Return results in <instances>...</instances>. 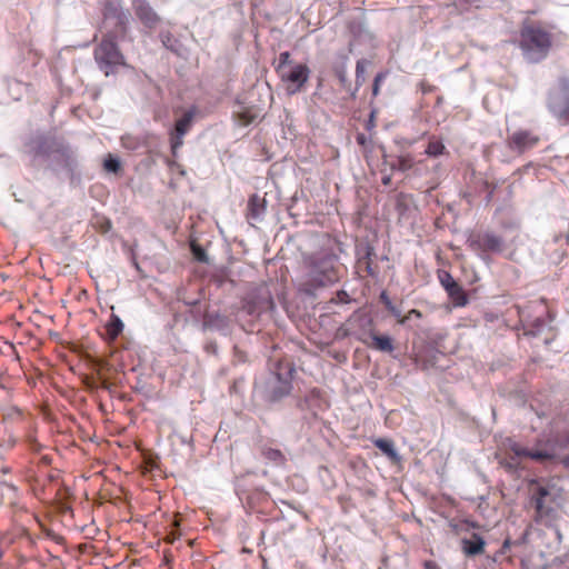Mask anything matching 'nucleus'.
Returning <instances> with one entry per match:
<instances>
[{"mask_svg":"<svg viewBox=\"0 0 569 569\" xmlns=\"http://www.w3.org/2000/svg\"><path fill=\"white\" fill-rule=\"evenodd\" d=\"M507 457L501 463L510 470L519 467L521 458H529L535 461H548L555 458V452L550 449H528L516 441H509L506 450Z\"/></svg>","mask_w":569,"mask_h":569,"instance_id":"20e7f679","label":"nucleus"},{"mask_svg":"<svg viewBox=\"0 0 569 569\" xmlns=\"http://www.w3.org/2000/svg\"><path fill=\"white\" fill-rule=\"evenodd\" d=\"M103 167L107 171L114 173H117L121 168L120 161L117 158L112 157L111 154H109L108 158L104 160Z\"/></svg>","mask_w":569,"mask_h":569,"instance_id":"7c9ffc66","label":"nucleus"},{"mask_svg":"<svg viewBox=\"0 0 569 569\" xmlns=\"http://www.w3.org/2000/svg\"><path fill=\"white\" fill-rule=\"evenodd\" d=\"M386 78V73L380 72L375 77L373 86H372V94L373 97H377L380 92V83Z\"/></svg>","mask_w":569,"mask_h":569,"instance_id":"72a5a7b5","label":"nucleus"},{"mask_svg":"<svg viewBox=\"0 0 569 569\" xmlns=\"http://www.w3.org/2000/svg\"><path fill=\"white\" fill-rule=\"evenodd\" d=\"M56 144H57L56 142L50 143L47 140L41 139L37 142L36 147L33 148V156L34 157H48L51 153H53V149H54Z\"/></svg>","mask_w":569,"mask_h":569,"instance_id":"393cba45","label":"nucleus"},{"mask_svg":"<svg viewBox=\"0 0 569 569\" xmlns=\"http://www.w3.org/2000/svg\"><path fill=\"white\" fill-rule=\"evenodd\" d=\"M337 300L342 303H348L350 301V297L346 291L341 290L337 292Z\"/></svg>","mask_w":569,"mask_h":569,"instance_id":"58836bf2","label":"nucleus"},{"mask_svg":"<svg viewBox=\"0 0 569 569\" xmlns=\"http://www.w3.org/2000/svg\"><path fill=\"white\" fill-rule=\"evenodd\" d=\"M53 153L56 154V162L59 166H61L68 170L73 169L76 159H74L73 152L71 151V149L68 146H66L63 143H57L54 146Z\"/></svg>","mask_w":569,"mask_h":569,"instance_id":"a211bd4d","label":"nucleus"},{"mask_svg":"<svg viewBox=\"0 0 569 569\" xmlns=\"http://www.w3.org/2000/svg\"><path fill=\"white\" fill-rule=\"evenodd\" d=\"M467 243L472 251L479 252L481 256L485 253H500L505 247L502 237L489 231L472 233Z\"/></svg>","mask_w":569,"mask_h":569,"instance_id":"6e6552de","label":"nucleus"},{"mask_svg":"<svg viewBox=\"0 0 569 569\" xmlns=\"http://www.w3.org/2000/svg\"><path fill=\"white\" fill-rule=\"evenodd\" d=\"M446 292L448 293L455 307H465L468 303L467 295L458 282L451 286V288Z\"/></svg>","mask_w":569,"mask_h":569,"instance_id":"4be33fe9","label":"nucleus"},{"mask_svg":"<svg viewBox=\"0 0 569 569\" xmlns=\"http://www.w3.org/2000/svg\"><path fill=\"white\" fill-rule=\"evenodd\" d=\"M413 164H415L413 157L410 154H405V156H400L398 158L397 168H398V170L406 172V171H409L410 169H412Z\"/></svg>","mask_w":569,"mask_h":569,"instance_id":"bb28decb","label":"nucleus"},{"mask_svg":"<svg viewBox=\"0 0 569 569\" xmlns=\"http://www.w3.org/2000/svg\"><path fill=\"white\" fill-rule=\"evenodd\" d=\"M425 568L426 569H436V563L432 562V561H426L425 562Z\"/></svg>","mask_w":569,"mask_h":569,"instance_id":"a18cd8bd","label":"nucleus"},{"mask_svg":"<svg viewBox=\"0 0 569 569\" xmlns=\"http://www.w3.org/2000/svg\"><path fill=\"white\" fill-rule=\"evenodd\" d=\"M380 301L385 305L386 309L395 317L398 319H400L401 317V311L396 307L393 306V303L391 302L389 296L387 295L386 291H382L380 293Z\"/></svg>","mask_w":569,"mask_h":569,"instance_id":"a878e982","label":"nucleus"},{"mask_svg":"<svg viewBox=\"0 0 569 569\" xmlns=\"http://www.w3.org/2000/svg\"><path fill=\"white\" fill-rule=\"evenodd\" d=\"M446 152V147L443 142L440 139H437L435 136H432L429 139L428 146L425 150V153L429 157H438Z\"/></svg>","mask_w":569,"mask_h":569,"instance_id":"b1692460","label":"nucleus"},{"mask_svg":"<svg viewBox=\"0 0 569 569\" xmlns=\"http://www.w3.org/2000/svg\"><path fill=\"white\" fill-rule=\"evenodd\" d=\"M110 229H111V222H110V220L104 219V220L101 222V224H100V230H101L102 232H104V233H106V232H108Z\"/></svg>","mask_w":569,"mask_h":569,"instance_id":"a19ab883","label":"nucleus"},{"mask_svg":"<svg viewBox=\"0 0 569 569\" xmlns=\"http://www.w3.org/2000/svg\"><path fill=\"white\" fill-rule=\"evenodd\" d=\"M2 557H3V551H2V549L0 548V560L2 559Z\"/></svg>","mask_w":569,"mask_h":569,"instance_id":"09e8293b","label":"nucleus"},{"mask_svg":"<svg viewBox=\"0 0 569 569\" xmlns=\"http://www.w3.org/2000/svg\"><path fill=\"white\" fill-rule=\"evenodd\" d=\"M366 61L359 60L356 66V82L358 86H361L365 82V72H366Z\"/></svg>","mask_w":569,"mask_h":569,"instance_id":"2f4dec72","label":"nucleus"},{"mask_svg":"<svg viewBox=\"0 0 569 569\" xmlns=\"http://www.w3.org/2000/svg\"><path fill=\"white\" fill-rule=\"evenodd\" d=\"M335 257L328 256L321 259L312 260L306 279L300 283V289L311 295L318 288L335 283L339 279L335 267Z\"/></svg>","mask_w":569,"mask_h":569,"instance_id":"7ed1b4c3","label":"nucleus"},{"mask_svg":"<svg viewBox=\"0 0 569 569\" xmlns=\"http://www.w3.org/2000/svg\"><path fill=\"white\" fill-rule=\"evenodd\" d=\"M516 309L523 327L522 339H527L532 347L538 348L542 345H548L555 339L556 335L552 328L541 315L533 319L531 318V312H537L539 309L543 311L545 307L541 303L531 302L523 309L520 307H516Z\"/></svg>","mask_w":569,"mask_h":569,"instance_id":"f03ea898","label":"nucleus"},{"mask_svg":"<svg viewBox=\"0 0 569 569\" xmlns=\"http://www.w3.org/2000/svg\"><path fill=\"white\" fill-rule=\"evenodd\" d=\"M366 270H367L368 274H370V276L375 274L372 267H371L370 252H368L367 257H366Z\"/></svg>","mask_w":569,"mask_h":569,"instance_id":"ea45409f","label":"nucleus"},{"mask_svg":"<svg viewBox=\"0 0 569 569\" xmlns=\"http://www.w3.org/2000/svg\"><path fill=\"white\" fill-rule=\"evenodd\" d=\"M93 54L96 62L107 77L114 72L117 66H124V57L112 39L103 38L96 47Z\"/></svg>","mask_w":569,"mask_h":569,"instance_id":"39448f33","label":"nucleus"},{"mask_svg":"<svg viewBox=\"0 0 569 569\" xmlns=\"http://www.w3.org/2000/svg\"><path fill=\"white\" fill-rule=\"evenodd\" d=\"M541 141L539 134L531 130L519 129L512 132L507 139V147L519 154L530 151L536 148Z\"/></svg>","mask_w":569,"mask_h":569,"instance_id":"9d476101","label":"nucleus"},{"mask_svg":"<svg viewBox=\"0 0 569 569\" xmlns=\"http://www.w3.org/2000/svg\"><path fill=\"white\" fill-rule=\"evenodd\" d=\"M193 117V111H187L180 119L176 121L173 131L184 136L191 128Z\"/></svg>","mask_w":569,"mask_h":569,"instance_id":"5701e85b","label":"nucleus"},{"mask_svg":"<svg viewBox=\"0 0 569 569\" xmlns=\"http://www.w3.org/2000/svg\"><path fill=\"white\" fill-rule=\"evenodd\" d=\"M552 29L550 24L529 19L521 23L518 46L528 61L537 63L547 58L555 42Z\"/></svg>","mask_w":569,"mask_h":569,"instance_id":"f257e3e1","label":"nucleus"},{"mask_svg":"<svg viewBox=\"0 0 569 569\" xmlns=\"http://www.w3.org/2000/svg\"><path fill=\"white\" fill-rule=\"evenodd\" d=\"M102 14L106 20H112L114 24L124 30L129 23V12L123 9L121 0H106Z\"/></svg>","mask_w":569,"mask_h":569,"instance_id":"f8f14e48","label":"nucleus"},{"mask_svg":"<svg viewBox=\"0 0 569 569\" xmlns=\"http://www.w3.org/2000/svg\"><path fill=\"white\" fill-rule=\"evenodd\" d=\"M347 335L355 336L359 340H363L370 331H373L372 318L362 311L353 312L345 323Z\"/></svg>","mask_w":569,"mask_h":569,"instance_id":"9b49d317","label":"nucleus"},{"mask_svg":"<svg viewBox=\"0 0 569 569\" xmlns=\"http://www.w3.org/2000/svg\"><path fill=\"white\" fill-rule=\"evenodd\" d=\"M419 88L421 90L422 93H431L436 90V87L431 83H429L428 81L426 80H422L419 82Z\"/></svg>","mask_w":569,"mask_h":569,"instance_id":"4c0bfd02","label":"nucleus"},{"mask_svg":"<svg viewBox=\"0 0 569 569\" xmlns=\"http://www.w3.org/2000/svg\"><path fill=\"white\" fill-rule=\"evenodd\" d=\"M417 366H420L423 370H428L430 366H433L435 358H413Z\"/></svg>","mask_w":569,"mask_h":569,"instance_id":"f704fd0d","label":"nucleus"},{"mask_svg":"<svg viewBox=\"0 0 569 569\" xmlns=\"http://www.w3.org/2000/svg\"><path fill=\"white\" fill-rule=\"evenodd\" d=\"M382 182H383V184H389V182H390V177H385V178L382 179Z\"/></svg>","mask_w":569,"mask_h":569,"instance_id":"de8ad7c7","label":"nucleus"},{"mask_svg":"<svg viewBox=\"0 0 569 569\" xmlns=\"http://www.w3.org/2000/svg\"><path fill=\"white\" fill-rule=\"evenodd\" d=\"M264 108L249 100L247 96H238L232 109V119L240 127H247L260 121Z\"/></svg>","mask_w":569,"mask_h":569,"instance_id":"423d86ee","label":"nucleus"},{"mask_svg":"<svg viewBox=\"0 0 569 569\" xmlns=\"http://www.w3.org/2000/svg\"><path fill=\"white\" fill-rule=\"evenodd\" d=\"M369 348L379 351L389 353L393 350V341L388 335H380L378 332L370 331L369 335L362 340Z\"/></svg>","mask_w":569,"mask_h":569,"instance_id":"2eb2a0df","label":"nucleus"},{"mask_svg":"<svg viewBox=\"0 0 569 569\" xmlns=\"http://www.w3.org/2000/svg\"><path fill=\"white\" fill-rule=\"evenodd\" d=\"M192 252L198 261H201V262L207 261V253L202 248L192 246Z\"/></svg>","mask_w":569,"mask_h":569,"instance_id":"c9c22d12","label":"nucleus"},{"mask_svg":"<svg viewBox=\"0 0 569 569\" xmlns=\"http://www.w3.org/2000/svg\"><path fill=\"white\" fill-rule=\"evenodd\" d=\"M161 37H162V42H163V44H164L166 47H168V41L170 40L169 36H164V34H162Z\"/></svg>","mask_w":569,"mask_h":569,"instance_id":"49530a36","label":"nucleus"},{"mask_svg":"<svg viewBox=\"0 0 569 569\" xmlns=\"http://www.w3.org/2000/svg\"><path fill=\"white\" fill-rule=\"evenodd\" d=\"M486 541L478 533H472L471 538L461 540V548L466 556L472 557L481 555L485 551Z\"/></svg>","mask_w":569,"mask_h":569,"instance_id":"f3484780","label":"nucleus"},{"mask_svg":"<svg viewBox=\"0 0 569 569\" xmlns=\"http://www.w3.org/2000/svg\"><path fill=\"white\" fill-rule=\"evenodd\" d=\"M375 447L381 450L393 463H399L401 460L400 455L395 449L391 440L378 438L373 441Z\"/></svg>","mask_w":569,"mask_h":569,"instance_id":"412c9836","label":"nucleus"},{"mask_svg":"<svg viewBox=\"0 0 569 569\" xmlns=\"http://www.w3.org/2000/svg\"><path fill=\"white\" fill-rule=\"evenodd\" d=\"M438 279L446 291L448 289H450L451 286H453L457 282L453 279V277L450 274V272L445 271V270L438 272Z\"/></svg>","mask_w":569,"mask_h":569,"instance_id":"c85d7f7f","label":"nucleus"},{"mask_svg":"<svg viewBox=\"0 0 569 569\" xmlns=\"http://www.w3.org/2000/svg\"><path fill=\"white\" fill-rule=\"evenodd\" d=\"M132 10L141 23L150 29L157 27L160 17L147 0H131Z\"/></svg>","mask_w":569,"mask_h":569,"instance_id":"ddd939ff","label":"nucleus"},{"mask_svg":"<svg viewBox=\"0 0 569 569\" xmlns=\"http://www.w3.org/2000/svg\"><path fill=\"white\" fill-rule=\"evenodd\" d=\"M548 109L562 126L569 124V83L563 81L548 96Z\"/></svg>","mask_w":569,"mask_h":569,"instance_id":"0eeeda50","label":"nucleus"},{"mask_svg":"<svg viewBox=\"0 0 569 569\" xmlns=\"http://www.w3.org/2000/svg\"><path fill=\"white\" fill-rule=\"evenodd\" d=\"M266 210V200L259 194H252L248 200L247 219L259 220Z\"/></svg>","mask_w":569,"mask_h":569,"instance_id":"6ab92c4d","label":"nucleus"},{"mask_svg":"<svg viewBox=\"0 0 569 569\" xmlns=\"http://www.w3.org/2000/svg\"><path fill=\"white\" fill-rule=\"evenodd\" d=\"M179 535L176 533V532H170L167 537H166V541L168 543H173L176 541V539H178Z\"/></svg>","mask_w":569,"mask_h":569,"instance_id":"79ce46f5","label":"nucleus"},{"mask_svg":"<svg viewBox=\"0 0 569 569\" xmlns=\"http://www.w3.org/2000/svg\"><path fill=\"white\" fill-rule=\"evenodd\" d=\"M347 62H348V57L343 56L341 63L339 66H337L335 69L336 76L342 83L346 82V80H347Z\"/></svg>","mask_w":569,"mask_h":569,"instance_id":"c756f323","label":"nucleus"},{"mask_svg":"<svg viewBox=\"0 0 569 569\" xmlns=\"http://www.w3.org/2000/svg\"><path fill=\"white\" fill-rule=\"evenodd\" d=\"M549 496V490L546 487H538L531 497V503L536 510V520H541L549 516L550 508L545 506V498Z\"/></svg>","mask_w":569,"mask_h":569,"instance_id":"dca6fc26","label":"nucleus"},{"mask_svg":"<svg viewBox=\"0 0 569 569\" xmlns=\"http://www.w3.org/2000/svg\"><path fill=\"white\" fill-rule=\"evenodd\" d=\"M310 70L306 64L295 66L287 74V93L292 94L302 89L308 81Z\"/></svg>","mask_w":569,"mask_h":569,"instance_id":"4468645a","label":"nucleus"},{"mask_svg":"<svg viewBox=\"0 0 569 569\" xmlns=\"http://www.w3.org/2000/svg\"><path fill=\"white\" fill-rule=\"evenodd\" d=\"M264 456L270 459V460H273V461H277L281 458V451L280 450H276V449H267L264 450Z\"/></svg>","mask_w":569,"mask_h":569,"instance_id":"e433bc0d","label":"nucleus"},{"mask_svg":"<svg viewBox=\"0 0 569 569\" xmlns=\"http://www.w3.org/2000/svg\"><path fill=\"white\" fill-rule=\"evenodd\" d=\"M123 322L116 313H111L108 322L104 325L103 337L108 340H116L123 331Z\"/></svg>","mask_w":569,"mask_h":569,"instance_id":"aec40b11","label":"nucleus"},{"mask_svg":"<svg viewBox=\"0 0 569 569\" xmlns=\"http://www.w3.org/2000/svg\"><path fill=\"white\" fill-rule=\"evenodd\" d=\"M421 317H422V313L419 310L411 309L408 311L407 315H405V316L401 315L400 319H398V323L401 326H405L412 318L420 319Z\"/></svg>","mask_w":569,"mask_h":569,"instance_id":"473e14b6","label":"nucleus"},{"mask_svg":"<svg viewBox=\"0 0 569 569\" xmlns=\"http://www.w3.org/2000/svg\"><path fill=\"white\" fill-rule=\"evenodd\" d=\"M491 197H492V191L489 193V196H488V200H490V199H491Z\"/></svg>","mask_w":569,"mask_h":569,"instance_id":"8fccbe9b","label":"nucleus"},{"mask_svg":"<svg viewBox=\"0 0 569 569\" xmlns=\"http://www.w3.org/2000/svg\"><path fill=\"white\" fill-rule=\"evenodd\" d=\"M278 61V69L282 68L284 66V52L280 53L277 58Z\"/></svg>","mask_w":569,"mask_h":569,"instance_id":"37998d69","label":"nucleus"},{"mask_svg":"<svg viewBox=\"0 0 569 569\" xmlns=\"http://www.w3.org/2000/svg\"><path fill=\"white\" fill-rule=\"evenodd\" d=\"M273 309V300L267 288H259L248 295L244 299L242 311L251 317H259L261 313Z\"/></svg>","mask_w":569,"mask_h":569,"instance_id":"1a4fd4ad","label":"nucleus"},{"mask_svg":"<svg viewBox=\"0 0 569 569\" xmlns=\"http://www.w3.org/2000/svg\"><path fill=\"white\" fill-rule=\"evenodd\" d=\"M356 139H357V142L361 146H363L366 143V136L363 133H359Z\"/></svg>","mask_w":569,"mask_h":569,"instance_id":"c03bdc74","label":"nucleus"},{"mask_svg":"<svg viewBox=\"0 0 569 569\" xmlns=\"http://www.w3.org/2000/svg\"><path fill=\"white\" fill-rule=\"evenodd\" d=\"M170 144H171V152L176 157L179 148H181L183 144V134L172 131L170 133Z\"/></svg>","mask_w":569,"mask_h":569,"instance_id":"cd10ccee","label":"nucleus"}]
</instances>
